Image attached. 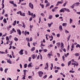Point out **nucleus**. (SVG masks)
<instances>
[{"instance_id":"nucleus-1","label":"nucleus","mask_w":80,"mask_h":80,"mask_svg":"<svg viewBox=\"0 0 80 80\" xmlns=\"http://www.w3.org/2000/svg\"><path fill=\"white\" fill-rule=\"evenodd\" d=\"M38 75L40 77H42L43 74V72L42 71H39L38 72Z\"/></svg>"},{"instance_id":"nucleus-2","label":"nucleus","mask_w":80,"mask_h":80,"mask_svg":"<svg viewBox=\"0 0 80 80\" xmlns=\"http://www.w3.org/2000/svg\"><path fill=\"white\" fill-rule=\"evenodd\" d=\"M29 7L30 8H31L32 9H33V4H32L31 2H30L29 4Z\"/></svg>"},{"instance_id":"nucleus-3","label":"nucleus","mask_w":80,"mask_h":80,"mask_svg":"<svg viewBox=\"0 0 80 80\" xmlns=\"http://www.w3.org/2000/svg\"><path fill=\"white\" fill-rule=\"evenodd\" d=\"M65 8H63L61 9L60 11V12L61 13H62V12H63V13H64L65 12Z\"/></svg>"},{"instance_id":"nucleus-4","label":"nucleus","mask_w":80,"mask_h":80,"mask_svg":"<svg viewBox=\"0 0 80 80\" xmlns=\"http://www.w3.org/2000/svg\"><path fill=\"white\" fill-rule=\"evenodd\" d=\"M17 32L18 33V34L19 35H21V34H22V32H21V31L20 29H18L17 30Z\"/></svg>"},{"instance_id":"nucleus-5","label":"nucleus","mask_w":80,"mask_h":80,"mask_svg":"<svg viewBox=\"0 0 80 80\" xmlns=\"http://www.w3.org/2000/svg\"><path fill=\"white\" fill-rule=\"evenodd\" d=\"M23 50L21 49L20 51L19 52V54H20V55H23Z\"/></svg>"},{"instance_id":"nucleus-6","label":"nucleus","mask_w":80,"mask_h":80,"mask_svg":"<svg viewBox=\"0 0 80 80\" xmlns=\"http://www.w3.org/2000/svg\"><path fill=\"white\" fill-rule=\"evenodd\" d=\"M59 30L61 31L62 32V30H63V28H62V26L61 25H60L59 26Z\"/></svg>"},{"instance_id":"nucleus-7","label":"nucleus","mask_w":80,"mask_h":80,"mask_svg":"<svg viewBox=\"0 0 80 80\" xmlns=\"http://www.w3.org/2000/svg\"><path fill=\"white\" fill-rule=\"evenodd\" d=\"M6 60H7V62L8 63H9L10 64H12V62L10 61V59H6Z\"/></svg>"},{"instance_id":"nucleus-8","label":"nucleus","mask_w":80,"mask_h":80,"mask_svg":"<svg viewBox=\"0 0 80 80\" xmlns=\"http://www.w3.org/2000/svg\"><path fill=\"white\" fill-rule=\"evenodd\" d=\"M46 65H47V67H46L44 68L45 70H46L47 68H48V62H47Z\"/></svg>"},{"instance_id":"nucleus-9","label":"nucleus","mask_w":80,"mask_h":80,"mask_svg":"<svg viewBox=\"0 0 80 80\" xmlns=\"http://www.w3.org/2000/svg\"><path fill=\"white\" fill-rule=\"evenodd\" d=\"M56 44L57 45V47H58V48H59V47H60V43L57 42L56 43Z\"/></svg>"},{"instance_id":"nucleus-10","label":"nucleus","mask_w":80,"mask_h":80,"mask_svg":"<svg viewBox=\"0 0 80 80\" xmlns=\"http://www.w3.org/2000/svg\"><path fill=\"white\" fill-rule=\"evenodd\" d=\"M75 57H78L80 56V54L79 53H76L74 54Z\"/></svg>"},{"instance_id":"nucleus-11","label":"nucleus","mask_w":80,"mask_h":80,"mask_svg":"<svg viewBox=\"0 0 80 80\" xmlns=\"http://www.w3.org/2000/svg\"><path fill=\"white\" fill-rule=\"evenodd\" d=\"M65 11H67L68 12H70V9L68 8H65Z\"/></svg>"},{"instance_id":"nucleus-12","label":"nucleus","mask_w":80,"mask_h":80,"mask_svg":"<svg viewBox=\"0 0 80 80\" xmlns=\"http://www.w3.org/2000/svg\"><path fill=\"white\" fill-rule=\"evenodd\" d=\"M31 57H32V59H35V55L32 54L31 55Z\"/></svg>"},{"instance_id":"nucleus-13","label":"nucleus","mask_w":80,"mask_h":80,"mask_svg":"<svg viewBox=\"0 0 80 80\" xmlns=\"http://www.w3.org/2000/svg\"><path fill=\"white\" fill-rule=\"evenodd\" d=\"M35 50V47H33L31 48V51H32V52H33V51H34Z\"/></svg>"},{"instance_id":"nucleus-14","label":"nucleus","mask_w":80,"mask_h":80,"mask_svg":"<svg viewBox=\"0 0 80 80\" xmlns=\"http://www.w3.org/2000/svg\"><path fill=\"white\" fill-rule=\"evenodd\" d=\"M72 63V62H71V61H69L68 64V67H69V66H70V65L71 64V63Z\"/></svg>"},{"instance_id":"nucleus-15","label":"nucleus","mask_w":80,"mask_h":80,"mask_svg":"<svg viewBox=\"0 0 80 80\" xmlns=\"http://www.w3.org/2000/svg\"><path fill=\"white\" fill-rule=\"evenodd\" d=\"M75 6V4H73V5L70 6V7L72 8H74V7Z\"/></svg>"},{"instance_id":"nucleus-16","label":"nucleus","mask_w":80,"mask_h":80,"mask_svg":"<svg viewBox=\"0 0 80 80\" xmlns=\"http://www.w3.org/2000/svg\"><path fill=\"white\" fill-rule=\"evenodd\" d=\"M53 17L52 15H50L49 16V19H52Z\"/></svg>"},{"instance_id":"nucleus-17","label":"nucleus","mask_w":80,"mask_h":80,"mask_svg":"<svg viewBox=\"0 0 80 80\" xmlns=\"http://www.w3.org/2000/svg\"><path fill=\"white\" fill-rule=\"evenodd\" d=\"M23 72H24V75H26V72H27V70H23Z\"/></svg>"},{"instance_id":"nucleus-18","label":"nucleus","mask_w":80,"mask_h":80,"mask_svg":"<svg viewBox=\"0 0 80 80\" xmlns=\"http://www.w3.org/2000/svg\"><path fill=\"white\" fill-rule=\"evenodd\" d=\"M50 37H51V38L50 39V41H52V40H53V36H52V35H51L50 36Z\"/></svg>"},{"instance_id":"nucleus-19","label":"nucleus","mask_w":80,"mask_h":80,"mask_svg":"<svg viewBox=\"0 0 80 80\" xmlns=\"http://www.w3.org/2000/svg\"><path fill=\"white\" fill-rule=\"evenodd\" d=\"M75 4H76V6H78L80 5V3L79 2H76L75 3Z\"/></svg>"},{"instance_id":"nucleus-20","label":"nucleus","mask_w":80,"mask_h":80,"mask_svg":"<svg viewBox=\"0 0 80 80\" xmlns=\"http://www.w3.org/2000/svg\"><path fill=\"white\" fill-rule=\"evenodd\" d=\"M3 21L5 23H6L7 22V20L6 19V18H4L3 20Z\"/></svg>"},{"instance_id":"nucleus-21","label":"nucleus","mask_w":80,"mask_h":80,"mask_svg":"<svg viewBox=\"0 0 80 80\" xmlns=\"http://www.w3.org/2000/svg\"><path fill=\"white\" fill-rule=\"evenodd\" d=\"M70 37H71V35H70L69 36L68 38V41L70 40Z\"/></svg>"},{"instance_id":"nucleus-22","label":"nucleus","mask_w":80,"mask_h":80,"mask_svg":"<svg viewBox=\"0 0 80 80\" xmlns=\"http://www.w3.org/2000/svg\"><path fill=\"white\" fill-rule=\"evenodd\" d=\"M80 45H79V44H77V45H76V48H78V47L80 48Z\"/></svg>"},{"instance_id":"nucleus-23","label":"nucleus","mask_w":80,"mask_h":80,"mask_svg":"<svg viewBox=\"0 0 80 80\" xmlns=\"http://www.w3.org/2000/svg\"><path fill=\"white\" fill-rule=\"evenodd\" d=\"M47 77V75H45L43 77V78H44V79H45Z\"/></svg>"},{"instance_id":"nucleus-24","label":"nucleus","mask_w":80,"mask_h":80,"mask_svg":"<svg viewBox=\"0 0 80 80\" xmlns=\"http://www.w3.org/2000/svg\"><path fill=\"white\" fill-rule=\"evenodd\" d=\"M69 21H70V23H72V21H73V20H72L71 19V18H70L69 19Z\"/></svg>"},{"instance_id":"nucleus-25","label":"nucleus","mask_w":80,"mask_h":80,"mask_svg":"<svg viewBox=\"0 0 80 80\" xmlns=\"http://www.w3.org/2000/svg\"><path fill=\"white\" fill-rule=\"evenodd\" d=\"M14 40H15V41H18V38H17L16 37L14 38Z\"/></svg>"},{"instance_id":"nucleus-26","label":"nucleus","mask_w":80,"mask_h":80,"mask_svg":"<svg viewBox=\"0 0 80 80\" xmlns=\"http://www.w3.org/2000/svg\"><path fill=\"white\" fill-rule=\"evenodd\" d=\"M50 3L48 2V4H46V7H48L49 5H50Z\"/></svg>"},{"instance_id":"nucleus-27","label":"nucleus","mask_w":80,"mask_h":80,"mask_svg":"<svg viewBox=\"0 0 80 80\" xmlns=\"http://www.w3.org/2000/svg\"><path fill=\"white\" fill-rule=\"evenodd\" d=\"M9 3H11V4H12L13 5L14 2H13V1H9Z\"/></svg>"},{"instance_id":"nucleus-28","label":"nucleus","mask_w":80,"mask_h":80,"mask_svg":"<svg viewBox=\"0 0 80 80\" xmlns=\"http://www.w3.org/2000/svg\"><path fill=\"white\" fill-rule=\"evenodd\" d=\"M57 55L58 57H60V54L59 53H57Z\"/></svg>"},{"instance_id":"nucleus-29","label":"nucleus","mask_w":80,"mask_h":80,"mask_svg":"<svg viewBox=\"0 0 80 80\" xmlns=\"http://www.w3.org/2000/svg\"><path fill=\"white\" fill-rule=\"evenodd\" d=\"M28 68H29V67H32V65H31V64H29L28 65Z\"/></svg>"},{"instance_id":"nucleus-30","label":"nucleus","mask_w":80,"mask_h":80,"mask_svg":"<svg viewBox=\"0 0 80 80\" xmlns=\"http://www.w3.org/2000/svg\"><path fill=\"white\" fill-rule=\"evenodd\" d=\"M24 68H27V63H26L24 64Z\"/></svg>"},{"instance_id":"nucleus-31","label":"nucleus","mask_w":80,"mask_h":80,"mask_svg":"<svg viewBox=\"0 0 80 80\" xmlns=\"http://www.w3.org/2000/svg\"><path fill=\"white\" fill-rule=\"evenodd\" d=\"M5 13V9H3L2 12V15H3Z\"/></svg>"},{"instance_id":"nucleus-32","label":"nucleus","mask_w":80,"mask_h":80,"mask_svg":"<svg viewBox=\"0 0 80 80\" xmlns=\"http://www.w3.org/2000/svg\"><path fill=\"white\" fill-rule=\"evenodd\" d=\"M50 56H51V54H48V57L50 58H51V57H50Z\"/></svg>"},{"instance_id":"nucleus-33","label":"nucleus","mask_w":80,"mask_h":80,"mask_svg":"<svg viewBox=\"0 0 80 80\" xmlns=\"http://www.w3.org/2000/svg\"><path fill=\"white\" fill-rule=\"evenodd\" d=\"M22 27L25 28V23H23V26Z\"/></svg>"},{"instance_id":"nucleus-34","label":"nucleus","mask_w":80,"mask_h":80,"mask_svg":"<svg viewBox=\"0 0 80 80\" xmlns=\"http://www.w3.org/2000/svg\"><path fill=\"white\" fill-rule=\"evenodd\" d=\"M7 70H8V68H6L4 70L5 72L7 73Z\"/></svg>"},{"instance_id":"nucleus-35","label":"nucleus","mask_w":80,"mask_h":80,"mask_svg":"<svg viewBox=\"0 0 80 80\" xmlns=\"http://www.w3.org/2000/svg\"><path fill=\"white\" fill-rule=\"evenodd\" d=\"M31 59H32V58H31V57H30L28 58V60L29 62H31Z\"/></svg>"},{"instance_id":"nucleus-36","label":"nucleus","mask_w":80,"mask_h":80,"mask_svg":"<svg viewBox=\"0 0 80 80\" xmlns=\"http://www.w3.org/2000/svg\"><path fill=\"white\" fill-rule=\"evenodd\" d=\"M62 26H65L66 27L67 26V23H63L62 24Z\"/></svg>"},{"instance_id":"nucleus-37","label":"nucleus","mask_w":80,"mask_h":80,"mask_svg":"<svg viewBox=\"0 0 80 80\" xmlns=\"http://www.w3.org/2000/svg\"><path fill=\"white\" fill-rule=\"evenodd\" d=\"M74 47L75 46H74V44H72V48H74Z\"/></svg>"},{"instance_id":"nucleus-38","label":"nucleus","mask_w":80,"mask_h":80,"mask_svg":"<svg viewBox=\"0 0 80 80\" xmlns=\"http://www.w3.org/2000/svg\"><path fill=\"white\" fill-rule=\"evenodd\" d=\"M48 27H49V28L50 27H52V25L50 23H48Z\"/></svg>"},{"instance_id":"nucleus-39","label":"nucleus","mask_w":80,"mask_h":80,"mask_svg":"<svg viewBox=\"0 0 80 80\" xmlns=\"http://www.w3.org/2000/svg\"><path fill=\"white\" fill-rule=\"evenodd\" d=\"M0 53H1V54H4V53H5V52H3L0 51Z\"/></svg>"},{"instance_id":"nucleus-40","label":"nucleus","mask_w":80,"mask_h":80,"mask_svg":"<svg viewBox=\"0 0 80 80\" xmlns=\"http://www.w3.org/2000/svg\"><path fill=\"white\" fill-rule=\"evenodd\" d=\"M69 72L70 73H74V72H75V71H72V70H71L69 71Z\"/></svg>"},{"instance_id":"nucleus-41","label":"nucleus","mask_w":80,"mask_h":80,"mask_svg":"<svg viewBox=\"0 0 80 80\" xmlns=\"http://www.w3.org/2000/svg\"><path fill=\"white\" fill-rule=\"evenodd\" d=\"M61 47H63V46L64 45V44H63V43H61Z\"/></svg>"},{"instance_id":"nucleus-42","label":"nucleus","mask_w":80,"mask_h":80,"mask_svg":"<svg viewBox=\"0 0 80 80\" xmlns=\"http://www.w3.org/2000/svg\"><path fill=\"white\" fill-rule=\"evenodd\" d=\"M12 43H13V42H12V41H11L10 42V43L9 45H12Z\"/></svg>"},{"instance_id":"nucleus-43","label":"nucleus","mask_w":80,"mask_h":80,"mask_svg":"<svg viewBox=\"0 0 80 80\" xmlns=\"http://www.w3.org/2000/svg\"><path fill=\"white\" fill-rule=\"evenodd\" d=\"M28 15H29L30 16L31 15V12H30V11H28Z\"/></svg>"},{"instance_id":"nucleus-44","label":"nucleus","mask_w":80,"mask_h":80,"mask_svg":"<svg viewBox=\"0 0 80 80\" xmlns=\"http://www.w3.org/2000/svg\"><path fill=\"white\" fill-rule=\"evenodd\" d=\"M23 80H25V75H24V77H23L22 78Z\"/></svg>"},{"instance_id":"nucleus-45","label":"nucleus","mask_w":80,"mask_h":80,"mask_svg":"<svg viewBox=\"0 0 80 80\" xmlns=\"http://www.w3.org/2000/svg\"><path fill=\"white\" fill-rule=\"evenodd\" d=\"M27 31H26L24 32V35L25 36H26V35H27Z\"/></svg>"},{"instance_id":"nucleus-46","label":"nucleus","mask_w":80,"mask_h":80,"mask_svg":"<svg viewBox=\"0 0 80 80\" xmlns=\"http://www.w3.org/2000/svg\"><path fill=\"white\" fill-rule=\"evenodd\" d=\"M59 3L60 4H62V3H63V1H58Z\"/></svg>"},{"instance_id":"nucleus-47","label":"nucleus","mask_w":80,"mask_h":80,"mask_svg":"<svg viewBox=\"0 0 80 80\" xmlns=\"http://www.w3.org/2000/svg\"><path fill=\"white\" fill-rule=\"evenodd\" d=\"M43 52H47V49H45L43 50Z\"/></svg>"},{"instance_id":"nucleus-48","label":"nucleus","mask_w":80,"mask_h":80,"mask_svg":"<svg viewBox=\"0 0 80 80\" xmlns=\"http://www.w3.org/2000/svg\"><path fill=\"white\" fill-rule=\"evenodd\" d=\"M36 44H37V42L33 43V46H35V45H36Z\"/></svg>"},{"instance_id":"nucleus-49","label":"nucleus","mask_w":80,"mask_h":80,"mask_svg":"<svg viewBox=\"0 0 80 80\" xmlns=\"http://www.w3.org/2000/svg\"><path fill=\"white\" fill-rule=\"evenodd\" d=\"M5 53H6V54H7V53H8V52L7 51V49H6L5 51Z\"/></svg>"},{"instance_id":"nucleus-50","label":"nucleus","mask_w":80,"mask_h":80,"mask_svg":"<svg viewBox=\"0 0 80 80\" xmlns=\"http://www.w3.org/2000/svg\"><path fill=\"white\" fill-rule=\"evenodd\" d=\"M6 40H7L8 41V40H9V38H8V36H7L6 37Z\"/></svg>"},{"instance_id":"nucleus-51","label":"nucleus","mask_w":80,"mask_h":80,"mask_svg":"<svg viewBox=\"0 0 80 80\" xmlns=\"http://www.w3.org/2000/svg\"><path fill=\"white\" fill-rule=\"evenodd\" d=\"M55 17L56 18H57L58 17H59V14L56 15Z\"/></svg>"},{"instance_id":"nucleus-52","label":"nucleus","mask_w":80,"mask_h":80,"mask_svg":"<svg viewBox=\"0 0 80 80\" xmlns=\"http://www.w3.org/2000/svg\"><path fill=\"white\" fill-rule=\"evenodd\" d=\"M40 58V55H38L37 57V60H38Z\"/></svg>"},{"instance_id":"nucleus-53","label":"nucleus","mask_w":80,"mask_h":80,"mask_svg":"<svg viewBox=\"0 0 80 80\" xmlns=\"http://www.w3.org/2000/svg\"><path fill=\"white\" fill-rule=\"evenodd\" d=\"M28 47H30V43L29 42L28 43Z\"/></svg>"},{"instance_id":"nucleus-54","label":"nucleus","mask_w":80,"mask_h":80,"mask_svg":"<svg viewBox=\"0 0 80 80\" xmlns=\"http://www.w3.org/2000/svg\"><path fill=\"white\" fill-rule=\"evenodd\" d=\"M57 37H60V34L58 33L57 34Z\"/></svg>"},{"instance_id":"nucleus-55","label":"nucleus","mask_w":80,"mask_h":80,"mask_svg":"<svg viewBox=\"0 0 80 80\" xmlns=\"http://www.w3.org/2000/svg\"><path fill=\"white\" fill-rule=\"evenodd\" d=\"M66 5H67V2H65L64 3V4H63V6H64V7H65Z\"/></svg>"},{"instance_id":"nucleus-56","label":"nucleus","mask_w":80,"mask_h":80,"mask_svg":"<svg viewBox=\"0 0 80 80\" xmlns=\"http://www.w3.org/2000/svg\"><path fill=\"white\" fill-rule=\"evenodd\" d=\"M65 33H69V32H68L67 30H65Z\"/></svg>"},{"instance_id":"nucleus-57","label":"nucleus","mask_w":80,"mask_h":80,"mask_svg":"<svg viewBox=\"0 0 80 80\" xmlns=\"http://www.w3.org/2000/svg\"><path fill=\"white\" fill-rule=\"evenodd\" d=\"M62 59H63V61H64L65 60V57L64 56H63L62 57Z\"/></svg>"},{"instance_id":"nucleus-58","label":"nucleus","mask_w":80,"mask_h":80,"mask_svg":"<svg viewBox=\"0 0 80 80\" xmlns=\"http://www.w3.org/2000/svg\"><path fill=\"white\" fill-rule=\"evenodd\" d=\"M52 12H55L56 10L55 9H52Z\"/></svg>"},{"instance_id":"nucleus-59","label":"nucleus","mask_w":80,"mask_h":80,"mask_svg":"<svg viewBox=\"0 0 80 80\" xmlns=\"http://www.w3.org/2000/svg\"><path fill=\"white\" fill-rule=\"evenodd\" d=\"M2 8H4V7H5V5L3 4H2Z\"/></svg>"},{"instance_id":"nucleus-60","label":"nucleus","mask_w":80,"mask_h":80,"mask_svg":"<svg viewBox=\"0 0 80 80\" xmlns=\"http://www.w3.org/2000/svg\"><path fill=\"white\" fill-rule=\"evenodd\" d=\"M53 7H54L53 5H51V6L50 7V9H51V8H53Z\"/></svg>"},{"instance_id":"nucleus-61","label":"nucleus","mask_w":80,"mask_h":80,"mask_svg":"<svg viewBox=\"0 0 80 80\" xmlns=\"http://www.w3.org/2000/svg\"><path fill=\"white\" fill-rule=\"evenodd\" d=\"M48 3V1L47 0H45V3Z\"/></svg>"},{"instance_id":"nucleus-62","label":"nucleus","mask_w":80,"mask_h":80,"mask_svg":"<svg viewBox=\"0 0 80 80\" xmlns=\"http://www.w3.org/2000/svg\"><path fill=\"white\" fill-rule=\"evenodd\" d=\"M13 5L14 7H17V4H16L14 3V4H13Z\"/></svg>"},{"instance_id":"nucleus-63","label":"nucleus","mask_w":80,"mask_h":80,"mask_svg":"<svg viewBox=\"0 0 80 80\" xmlns=\"http://www.w3.org/2000/svg\"><path fill=\"white\" fill-rule=\"evenodd\" d=\"M59 4H60V3H59V2H58L57 4L56 5V6H58V5H59Z\"/></svg>"},{"instance_id":"nucleus-64","label":"nucleus","mask_w":80,"mask_h":80,"mask_svg":"<svg viewBox=\"0 0 80 80\" xmlns=\"http://www.w3.org/2000/svg\"><path fill=\"white\" fill-rule=\"evenodd\" d=\"M12 31H13V32H16V31L15 30V29L14 28H12Z\"/></svg>"}]
</instances>
